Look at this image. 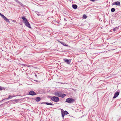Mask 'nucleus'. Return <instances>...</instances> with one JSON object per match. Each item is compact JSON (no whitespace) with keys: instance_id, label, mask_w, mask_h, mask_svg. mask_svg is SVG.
I'll return each mask as SVG.
<instances>
[{"instance_id":"obj_1","label":"nucleus","mask_w":121,"mask_h":121,"mask_svg":"<svg viewBox=\"0 0 121 121\" xmlns=\"http://www.w3.org/2000/svg\"><path fill=\"white\" fill-rule=\"evenodd\" d=\"M54 95L58 97L63 98L66 95L64 94H61L60 92H57L54 93Z\"/></svg>"},{"instance_id":"obj_2","label":"nucleus","mask_w":121,"mask_h":121,"mask_svg":"<svg viewBox=\"0 0 121 121\" xmlns=\"http://www.w3.org/2000/svg\"><path fill=\"white\" fill-rule=\"evenodd\" d=\"M75 101V100L72 98H69L67 99L66 100L65 102H67L68 103H72L74 102Z\"/></svg>"},{"instance_id":"obj_3","label":"nucleus","mask_w":121,"mask_h":121,"mask_svg":"<svg viewBox=\"0 0 121 121\" xmlns=\"http://www.w3.org/2000/svg\"><path fill=\"white\" fill-rule=\"evenodd\" d=\"M51 99L52 101L55 102H57L59 100L58 97L55 96L52 97L51 98Z\"/></svg>"},{"instance_id":"obj_4","label":"nucleus","mask_w":121,"mask_h":121,"mask_svg":"<svg viewBox=\"0 0 121 121\" xmlns=\"http://www.w3.org/2000/svg\"><path fill=\"white\" fill-rule=\"evenodd\" d=\"M0 15L3 18L4 20L6 22H8L9 23L10 22L9 19H8L6 17L3 15L0 12Z\"/></svg>"},{"instance_id":"obj_5","label":"nucleus","mask_w":121,"mask_h":121,"mask_svg":"<svg viewBox=\"0 0 121 121\" xmlns=\"http://www.w3.org/2000/svg\"><path fill=\"white\" fill-rule=\"evenodd\" d=\"M119 92L117 91L116 92L114 95L113 97V99H115L119 95Z\"/></svg>"},{"instance_id":"obj_6","label":"nucleus","mask_w":121,"mask_h":121,"mask_svg":"<svg viewBox=\"0 0 121 121\" xmlns=\"http://www.w3.org/2000/svg\"><path fill=\"white\" fill-rule=\"evenodd\" d=\"M29 94L30 95H36V93L33 91H31L29 92Z\"/></svg>"},{"instance_id":"obj_7","label":"nucleus","mask_w":121,"mask_h":121,"mask_svg":"<svg viewBox=\"0 0 121 121\" xmlns=\"http://www.w3.org/2000/svg\"><path fill=\"white\" fill-rule=\"evenodd\" d=\"M22 19L23 21V22L25 24L28 22L27 20L25 18V17H22Z\"/></svg>"},{"instance_id":"obj_8","label":"nucleus","mask_w":121,"mask_h":121,"mask_svg":"<svg viewBox=\"0 0 121 121\" xmlns=\"http://www.w3.org/2000/svg\"><path fill=\"white\" fill-rule=\"evenodd\" d=\"M112 4L114 5H116L119 6L120 5V3L119 2L117 1L113 3Z\"/></svg>"},{"instance_id":"obj_9","label":"nucleus","mask_w":121,"mask_h":121,"mask_svg":"<svg viewBox=\"0 0 121 121\" xmlns=\"http://www.w3.org/2000/svg\"><path fill=\"white\" fill-rule=\"evenodd\" d=\"M25 25L29 28H31L30 24L28 22H27L25 24Z\"/></svg>"},{"instance_id":"obj_10","label":"nucleus","mask_w":121,"mask_h":121,"mask_svg":"<svg viewBox=\"0 0 121 121\" xmlns=\"http://www.w3.org/2000/svg\"><path fill=\"white\" fill-rule=\"evenodd\" d=\"M41 104H46L47 105H53V104H52L48 103V102H43L41 103Z\"/></svg>"},{"instance_id":"obj_11","label":"nucleus","mask_w":121,"mask_h":121,"mask_svg":"<svg viewBox=\"0 0 121 121\" xmlns=\"http://www.w3.org/2000/svg\"><path fill=\"white\" fill-rule=\"evenodd\" d=\"M64 61L66 62L67 64H69L70 63L69 60L68 59H67L66 60H65V59H64Z\"/></svg>"},{"instance_id":"obj_12","label":"nucleus","mask_w":121,"mask_h":121,"mask_svg":"<svg viewBox=\"0 0 121 121\" xmlns=\"http://www.w3.org/2000/svg\"><path fill=\"white\" fill-rule=\"evenodd\" d=\"M40 100V98L39 97H36L35 99V100L37 102H38Z\"/></svg>"},{"instance_id":"obj_13","label":"nucleus","mask_w":121,"mask_h":121,"mask_svg":"<svg viewBox=\"0 0 121 121\" xmlns=\"http://www.w3.org/2000/svg\"><path fill=\"white\" fill-rule=\"evenodd\" d=\"M72 7L73 8L76 9L77 8V6L76 4H73L72 5Z\"/></svg>"},{"instance_id":"obj_14","label":"nucleus","mask_w":121,"mask_h":121,"mask_svg":"<svg viewBox=\"0 0 121 121\" xmlns=\"http://www.w3.org/2000/svg\"><path fill=\"white\" fill-rule=\"evenodd\" d=\"M14 96H13V97H14ZM12 97H13V96H11L10 95H9V97L8 98L5 99H9L12 98Z\"/></svg>"},{"instance_id":"obj_15","label":"nucleus","mask_w":121,"mask_h":121,"mask_svg":"<svg viewBox=\"0 0 121 121\" xmlns=\"http://www.w3.org/2000/svg\"><path fill=\"white\" fill-rule=\"evenodd\" d=\"M61 43L63 45H64V46H68V45L67 44H66L65 43L62 42V43Z\"/></svg>"},{"instance_id":"obj_16","label":"nucleus","mask_w":121,"mask_h":121,"mask_svg":"<svg viewBox=\"0 0 121 121\" xmlns=\"http://www.w3.org/2000/svg\"><path fill=\"white\" fill-rule=\"evenodd\" d=\"M61 114L62 116L63 117V118L64 117L65 114H64V112H62Z\"/></svg>"},{"instance_id":"obj_17","label":"nucleus","mask_w":121,"mask_h":121,"mask_svg":"<svg viewBox=\"0 0 121 121\" xmlns=\"http://www.w3.org/2000/svg\"><path fill=\"white\" fill-rule=\"evenodd\" d=\"M115 9L114 8H112L111 9V11L112 12H114L115 11Z\"/></svg>"},{"instance_id":"obj_18","label":"nucleus","mask_w":121,"mask_h":121,"mask_svg":"<svg viewBox=\"0 0 121 121\" xmlns=\"http://www.w3.org/2000/svg\"><path fill=\"white\" fill-rule=\"evenodd\" d=\"M83 18L84 19H86V16L85 15H84L83 16Z\"/></svg>"},{"instance_id":"obj_19","label":"nucleus","mask_w":121,"mask_h":121,"mask_svg":"<svg viewBox=\"0 0 121 121\" xmlns=\"http://www.w3.org/2000/svg\"><path fill=\"white\" fill-rule=\"evenodd\" d=\"M64 112V114H68V112L67 111H65Z\"/></svg>"},{"instance_id":"obj_20","label":"nucleus","mask_w":121,"mask_h":121,"mask_svg":"<svg viewBox=\"0 0 121 121\" xmlns=\"http://www.w3.org/2000/svg\"><path fill=\"white\" fill-rule=\"evenodd\" d=\"M3 88L2 87L0 86V90H2L3 89Z\"/></svg>"},{"instance_id":"obj_21","label":"nucleus","mask_w":121,"mask_h":121,"mask_svg":"<svg viewBox=\"0 0 121 121\" xmlns=\"http://www.w3.org/2000/svg\"><path fill=\"white\" fill-rule=\"evenodd\" d=\"M15 2H17L18 3L19 2V1H18L17 0H15Z\"/></svg>"},{"instance_id":"obj_22","label":"nucleus","mask_w":121,"mask_h":121,"mask_svg":"<svg viewBox=\"0 0 121 121\" xmlns=\"http://www.w3.org/2000/svg\"><path fill=\"white\" fill-rule=\"evenodd\" d=\"M18 3L19 4H20L21 5H22V3L21 2H19H19H18Z\"/></svg>"},{"instance_id":"obj_23","label":"nucleus","mask_w":121,"mask_h":121,"mask_svg":"<svg viewBox=\"0 0 121 121\" xmlns=\"http://www.w3.org/2000/svg\"><path fill=\"white\" fill-rule=\"evenodd\" d=\"M5 99H4L0 101V103L1 102H2V101H3V100H4Z\"/></svg>"},{"instance_id":"obj_24","label":"nucleus","mask_w":121,"mask_h":121,"mask_svg":"<svg viewBox=\"0 0 121 121\" xmlns=\"http://www.w3.org/2000/svg\"><path fill=\"white\" fill-rule=\"evenodd\" d=\"M12 21L14 22H16V21L14 20H13Z\"/></svg>"},{"instance_id":"obj_25","label":"nucleus","mask_w":121,"mask_h":121,"mask_svg":"<svg viewBox=\"0 0 121 121\" xmlns=\"http://www.w3.org/2000/svg\"><path fill=\"white\" fill-rule=\"evenodd\" d=\"M91 1H92L93 2H94L95 1V0H90Z\"/></svg>"},{"instance_id":"obj_26","label":"nucleus","mask_w":121,"mask_h":121,"mask_svg":"<svg viewBox=\"0 0 121 121\" xmlns=\"http://www.w3.org/2000/svg\"><path fill=\"white\" fill-rule=\"evenodd\" d=\"M116 30V29L115 28H114L113 29V31H115Z\"/></svg>"},{"instance_id":"obj_27","label":"nucleus","mask_w":121,"mask_h":121,"mask_svg":"<svg viewBox=\"0 0 121 121\" xmlns=\"http://www.w3.org/2000/svg\"><path fill=\"white\" fill-rule=\"evenodd\" d=\"M35 76H37V75L36 74L35 75Z\"/></svg>"},{"instance_id":"obj_28","label":"nucleus","mask_w":121,"mask_h":121,"mask_svg":"<svg viewBox=\"0 0 121 121\" xmlns=\"http://www.w3.org/2000/svg\"><path fill=\"white\" fill-rule=\"evenodd\" d=\"M37 15H39V14H37Z\"/></svg>"},{"instance_id":"obj_29","label":"nucleus","mask_w":121,"mask_h":121,"mask_svg":"<svg viewBox=\"0 0 121 121\" xmlns=\"http://www.w3.org/2000/svg\"><path fill=\"white\" fill-rule=\"evenodd\" d=\"M1 105H0V106Z\"/></svg>"}]
</instances>
